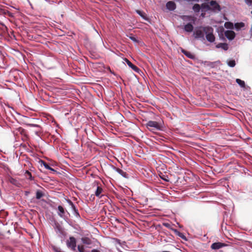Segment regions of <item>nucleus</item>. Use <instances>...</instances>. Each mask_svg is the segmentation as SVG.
Returning <instances> with one entry per match:
<instances>
[{
	"label": "nucleus",
	"instance_id": "f257e3e1",
	"mask_svg": "<svg viewBox=\"0 0 252 252\" xmlns=\"http://www.w3.org/2000/svg\"><path fill=\"white\" fill-rule=\"evenodd\" d=\"M146 126L150 130H160L163 127V123L162 122L149 121L146 124Z\"/></svg>",
	"mask_w": 252,
	"mask_h": 252
},
{
	"label": "nucleus",
	"instance_id": "f03ea898",
	"mask_svg": "<svg viewBox=\"0 0 252 252\" xmlns=\"http://www.w3.org/2000/svg\"><path fill=\"white\" fill-rule=\"evenodd\" d=\"M204 30L207 40L210 42H214L215 40V37L213 34V29L211 27L208 26L205 27Z\"/></svg>",
	"mask_w": 252,
	"mask_h": 252
},
{
	"label": "nucleus",
	"instance_id": "7ed1b4c3",
	"mask_svg": "<svg viewBox=\"0 0 252 252\" xmlns=\"http://www.w3.org/2000/svg\"><path fill=\"white\" fill-rule=\"evenodd\" d=\"M210 11L215 13H218L220 11L221 7L220 5L216 0H211L209 2Z\"/></svg>",
	"mask_w": 252,
	"mask_h": 252
},
{
	"label": "nucleus",
	"instance_id": "20e7f679",
	"mask_svg": "<svg viewBox=\"0 0 252 252\" xmlns=\"http://www.w3.org/2000/svg\"><path fill=\"white\" fill-rule=\"evenodd\" d=\"M205 27H200L196 29L193 32L194 37L196 39H204V34L205 33Z\"/></svg>",
	"mask_w": 252,
	"mask_h": 252
},
{
	"label": "nucleus",
	"instance_id": "39448f33",
	"mask_svg": "<svg viewBox=\"0 0 252 252\" xmlns=\"http://www.w3.org/2000/svg\"><path fill=\"white\" fill-rule=\"evenodd\" d=\"M66 245L73 251H76V241L75 238L73 237H70L69 239L66 241Z\"/></svg>",
	"mask_w": 252,
	"mask_h": 252
},
{
	"label": "nucleus",
	"instance_id": "423d86ee",
	"mask_svg": "<svg viewBox=\"0 0 252 252\" xmlns=\"http://www.w3.org/2000/svg\"><path fill=\"white\" fill-rule=\"evenodd\" d=\"M226 246V244L220 242L214 243L211 245V248L213 250H218Z\"/></svg>",
	"mask_w": 252,
	"mask_h": 252
},
{
	"label": "nucleus",
	"instance_id": "0eeeda50",
	"mask_svg": "<svg viewBox=\"0 0 252 252\" xmlns=\"http://www.w3.org/2000/svg\"><path fill=\"white\" fill-rule=\"evenodd\" d=\"M224 34L229 40H233L235 37V33L233 31H226L225 32Z\"/></svg>",
	"mask_w": 252,
	"mask_h": 252
},
{
	"label": "nucleus",
	"instance_id": "6e6552de",
	"mask_svg": "<svg viewBox=\"0 0 252 252\" xmlns=\"http://www.w3.org/2000/svg\"><path fill=\"white\" fill-rule=\"evenodd\" d=\"M124 61L126 63L127 65L130 67L131 68H132L134 71H135L136 72H138L139 69L137 67L136 65H134L133 63H132L128 59L126 58H125Z\"/></svg>",
	"mask_w": 252,
	"mask_h": 252
},
{
	"label": "nucleus",
	"instance_id": "1a4fd4ad",
	"mask_svg": "<svg viewBox=\"0 0 252 252\" xmlns=\"http://www.w3.org/2000/svg\"><path fill=\"white\" fill-rule=\"evenodd\" d=\"M166 6L168 10L171 11L175 10L176 7L175 3L172 1L167 2Z\"/></svg>",
	"mask_w": 252,
	"mask_h": 252
},
{
	"label": "nucleus",
	"instance_id": "9d476101",
	"mask_svg": "<svg viewBox=\"0 0 252 252\" xmlns=\"http://www.w3.org/2000/svg\"><path fill=\"white\" fill-rule=\"evenodd\" d=\"M58 209L59 211V212L58 213V215L61 218H64V216H65V209L63 208V206H62L61 205L58 206Z\"/></svg>",
	"mask_w": 252,
	"mask_h": 252
},
{
	"label": "nucleus",
	"instance_id": "9b49d317",
	"mask_svg": "<svg viewBox=\"0 0 252 252\" xmlns=\"http://www.w3.org/2000/svg\"><path fill=\"white\" fill-rule=\"evenodd\" d=\"M114 169L116 171H117L119 174H120L123 177H124L126 178H128V174L126 173V172L124 171L123 170H122L119 168H116V167H114Z\"/></svg>",
	"mask_w": 252,
	"mask_h": 252
},
{
	"label": "nucleus",
	"instance_id": "f8f14e48",
	"mask_svg": "<svg viewBox=\"0 0 252 252\" xmlns=\"http://www.w3.org/2000/svg\"><path fill=\"white\" fill-rule=\"evenodd\" d=\"M200 5L202 11L206 12L207 11L210 10L209 2L203 3Z\"/></svg>",
	"mask_w": 252,
	"mask_h": 252
},
{
	"label": "nucleus",
	"instance_id": "ddd939ff",
	"mask_svg": "<svg viewBox=\"0 0 252 252\" xmlns=\"http://www.w3.org/2000/svg\"><path fill=\"white\" fill-rule=\"evenodd\" d=\"M181 51L185 55H186L189 58L191 59H193L194 58V56L190 52L187 51L183 49L181 50Z\"/></svg>",
	"mask_w": 252,
	"mask_h": 252
},
{
	"label": "nucleus",
	"instance_id": "4468645a",
	"mask_svg": "<svg viewBox=\"0 0 252 252\" xmlns=\"http://www.w3.org/2000/svg\"><path fill=\"white\" fill-rule=\"evenodd\" d=\"M193 27L190 23H188L184 27V30L187 32H191L193 31Z\"/></svg>",
	"mask_w": 252,
	"mask_h": 252
},
{
	"label": "nucleus",
	"instance_id": "2eb2a0df",
	"mask_svg": "<svg viewBox=\"0 0 252 252\" xmlns=\"http://www.w3.org/2000/svg\"><path fill=\"white\" fill-rule=\"evenodd\" d=\"M216 47L218 48H221L222 49H223L224 50H225V51L227 50L228 49V44L225 43H219L216 45Z\"/></svg>",
	"mask_w": 252,
	"mask_h": 252
},
{
	"label": "nucleus",
	"instance_id": "dca6fc26",
	"mask_svg": "<svg viewBox=\"0 0 252 252\" xmlns=\"http://www.w3.org/2000/svg\"><path fill=\"white\" fill-rule=\"evenodd\" d=\"M245 26V24L243 22L237 23L234 25L235 28L236 30L239 31L241 28H243Z\"/></svg>",
	"mask_w": 252,
	"mask_h": 252
},
{
	"label": "nucleus",
	"instance_id": "f3484780",
	"mask_svg": "<svg viewBox=\"0 0 252 252\" xmlns=\"http://www.w3.org/2000/svg\"><path fill=\"white\" fill-rule=\"evenodd\" d=\"M41 162H42V164L44 166V167L47 169H48V170H51V171H53V172H56V170L53 169V168H52L51 167H50L48 164H47L46 162L43 161V160H41Z\"/></svg>",
	"mask_w": 252,
	"mask_h": 252
},
{
	"label": "nucleus",
	"instance_id": "a211bd4d",
	"mask_svg": "<svg viewBox=\"0 0 252 252\" xmlns=\"http://www.w3.org/2000/svg\"><path fill=\"white\" fill-rule=\"evenodd\" d=\"M224 27L226 29H233L234 28V25L232 23L230 22H226L224 24Z\"/></svg>",
	"mask_w": 252,
	"mask_h": 252
},
{
	"label": "nucleus",
	"instance_id": "6ab92c4d",
	"mask_svg": "<svg viewBox=\"0 0 252 252\" xmlns=\"http://www.w3.org/2000/svg\"><path fill=\"white\" fill-rule=\"evenodd\" d=\"M236 82L237 84H239V85L242 87V88H245V83L244 81L241 80L240 79H236Z\"/></svg>",
	"mask_w": 252,
	"mask_h": 252
},
{
	"label": "nucleus",
	"instance_id": "aec40b11",
	"mask_svg": "<svg viewBox=\"0 0 252 252\" xmlns=\"http://www.w3.org/2000/svg\"><path fill=\"white\" fill-rule=\"evenodd\" d=\"M200 9H201V5H200L199 4H194V5L192 7V9L195 12H199Z\"/></svg>",
	"mask_w": 252,
	"mask_h": 252
},
{
	"label": "nucleus",
	"instance_id": "412c9836",
	"mask_svg": "<svg viewBox=\"0 0 252 252\" xmlns=\"http://www.w3.org/2000/svg\"><path fill=\"white\" fill-rule=\"evenodd\" d=\"M44 195V193L42 192V191L38 190L36 192V198L37 199H40L42 197H43Z\"/></svg>",
	"mask_w": 252,
	"mask_h": 252
},
{
	"label": "nucleus",
	"instance_id": "4be33fe9",
	"mask_svg": "<svg viewBox=\"0 0 252 252\" xmlns=\"http://www.w3.org/2000/svg\"><path fill=\"white\" fill-rule=\"evenodd\" d=\"M182 19L184 21L189 20V21H194V17L191 16H186L184 15L182 17Z\"/></svg>",
	"mask_w": 252,
	"mask_h": 252
},
{
	"label": "nucleus",
	"instance_id": "5701e85b",
	"mask_svg": "<svg viewBox=\"0 0 252 252\" xmlns=\"http://www.w3.org/2000/svg\"><path fill=\"white\" fill-rule=\"evenodd\" d=\"M102 191V189L100 187L97 186V189L95 192V195L97 197H99Z\"/></svg>",
	"mask_w": 252,
	"mask_h": 252
},
{
	"label": "nucleus",
	"instance_id": "b1692460",
	"mask_svg": "<svg viewBox=\"0 0 252 252\" xmlns=\"http://www.w3.org/2000/svg\"><path fill=\"white\" fill-rule=\"evenodd\" d=\"M25 176L26 177L30 180H33V178L32 176V173L29 172L28 170H27L25 172Z\"/></svg>",
	"mask_w": 252,
	"mask_h": 252
},
{
	"label": "nucleus",
	"instance_id": "393cba45",
	"mask_svg": "<svg viewBox=\"0 0 252 252\" xmlns=\"http://www.w3.org/2000/svg\"><path fill=\"white\" fill-rule=\"evenodd\" d=\"M82 241L84 244L90 245L91 244V240L88 238H82Z\"/></svg>",
	"mask_w": 252,
	"mask_h": 252
},
{
	"label": "nucleus",
	"instance_id": "a878e982",
	"mask_svg": "<svg viewBox=\"0 0 252 252\" xmlns=\"http://www.w3.org/2000/svg\"><path fill=\"white\" fill-rule=\"evenodd\" d=\"M136 12L140 16H141L143 19H147L146 14L144 12H143V11H141L140 10H137Z\"/></svg>",
	"mask_w": 252,
	"mask_h": 252
},
{
	"label": "nucleus",
	"instance_id": "bb28decb",
	"mask_svg": "<svg viewBox=\"0 0 252 252\" xmlns=\"http://www.w3.org/2000/svg\"><path fill=\"white\" fill-rule=\"evenodd\" d=\"M235 64H236L235 61L234 60H231L228 62V65L230 67H233L235 66Z\"/></svg>",
	"mask_w": 252,
	"mask_h": 252
},
{
	"label": "nucleus",
	"instance_id": "cd10ccee",
	"mask_svg": "<svg viewBox=\"0 0 252 252\" xmlns=\"http://www.w3.org/2000/svg\"><path fill=\"white\" fill-rule=\"evenodd\" d=\"M115 240L119 246L123 247V245H126L125 242L121 243L120 240L118 239H115Z\"/></svg>",
	"mask_w": 252,
	"mask_h": 252
},
{
	"label": "nucleus",
	"instance_id": "c85d7f7f",
	"mask_svg": "<svg viewBox=\"0 0 252 252\" xmlns=\"http://www.w3.org/2000/svg\"><path fill=\"white\" fill-rule=\"evenodd\" d=\"M77 248L79 252H85L83 246L78 245Z\"/></svg>",
	"mask_w": 252,
	"mask_h": 252
},
{
	"label": "nucleus",
	"instance_id": "c756f323",
	"mask_svg": "<svg viewBox=\"0 0 252 252\" xmlns=\"http://www.w3.org/2000/svg\"><path fill=\"white\" fill-rule=\"evenodd\" d=\"M68 203L71 205L72 209L73 210V211H74V210H75L76 209V208L75 205H74V204L70 200L68 201Z\"/></svg>",
	"mask_w": 252,
	"mask_h": 252
},
{
	"label": "nucleus",
	"instance_id": "7c9ffc66",
	"mask_svg": "<svg viewBox=\"0 0 252 252\" xmlns=\"http://www.w3.org/2000/svg\"><path fill=\"white\" fill-rule=\"evenodd\" d=\"M245 3L249 6H252V0H244Z\"/></svg>",
	"mask_w": 252,
	"mask_h": 252
},
{
	"label": "nucleus",
	"instance_id": "2f4dec72",
	"mask_svg": "<svg viewBox=\"0 0 252 252\" xmlns=\"http://www.w3.org/2000/svg\"><path fill=\"white\" fill-rule=\"evenodd\" d=\"M56 229H57L60 232L62 231V228L59 224H56Z\"/></svg>",
	"mask_w": 252,
	"mask_h": 252
},
{
	"label": "nucleus",
	"instance_id": "473e14b6",
	"mask_svg": "<svg viewBox=\"0 0 252 252\" xmlns=\"http://www.w3.org/2000/svg\"><path fill=\"white\" fill-rule=\"evenodd\" d=\"M74 215L76 217H78V218L80 217L79 213L78 211V210L77 209L75 210H74Z\"/></svg>",
	"mask_w": 252,
	"mask_h": 252
},
{
	"label": "nucleus",
	"instance_id": "72a5a7b5",
	"mask_svg": "<svg viewBox=\"0 0 252 252\" xmlns=\"http://www.w3.org/2000/svg\"><path fill=\"white\" fill-rule=\"evenodd\" d=\"M178 235L179 237H180L181 238H183V239H186L185 236H184V235L182 233L178 232Z\"/></svg>",
	"mask_w": 252,
	"mask_h": 252
},
{
	"label": "nucleus",
	"instance_id": "f704fd0d",
	"mask_svg": "<svg viewBox=\"0 0 252 252\" xmlns=\"http://www.w3.org/2000/svg\"><path fill=\"white\" fill-rule=\"evenodd\" d=\"M129 37L131 40H132L134 42H137L138 41L136 38L134 36H130Z\"/></svg>",
	"mask_w": 252,
	"mask_h": 252
},
{
	"label": "nucleus",
	"instance_id": "c9c22d12",
	"mask_svg": "<svg viewBox=\"0 0 252 252\" xmlns=\"http://www.w3.org/2000/svg\"><path fill=\"white\" fill-rule=\"evenodd\" d=\"M7 14L8 16L12 17L13 16V14L9 11H7Z\"/></svg>",
	"mask_w": 252,
	"mask_h": 252
},
{
	"label": "nucleus",
	"instance_id": "e433bc0d",
	"mask_svg": "<svg viewBox=\"0 0 252 252\" xmlns=\"http://www.w3.org/2000/svg\"><path fill=\"white\" fill-rule=\"evenodd\" d=\"M92 252H100L97 250L94 249L92 251Z\"/></svg>",
	"mask_w": 252,
	"mask_h": 252
},
{
	"label": "nucleus",
	"instance_id": "4c0bfd02",
	"mask_svg": "<svg viewBox=\"0 0 252 252\" xmlns=\"http://www.w3.org/2000/svg\"><path fill=\"white\" fill-rule=\"evenodd\" d=\"M29 125L30 126H37L36 125H35V124H29Z\"/></svg>",
	"mask_w": 252,
	"mask_h": 252
},
{
	"label": "nucleus",
	"instance_id": "58836bf2",
	"mask_svg": "<svg viewBox=\"0 0 252 252\" xmlns=\"http://www.w3.org/2000/svg\"><path fill=\"white\" fill-rule=\"evenodd\" d=\"M205 13H201V16L202 17H204V16H205Z\"/></svg>",
	"mask_w": 252,
	"mask_h": 252
},
{
	"label": "nucleus",
	"instance_id": "ea45409f",
	"mask_svg": "<svg viewBox=\"0 0 252 252\" xmlns=\"http://www.w3.org/2000/svg\"><path fill=\"white\" fill-rule=\"evenodd\" d=\"M24 129H23L22 130V131L21 132V133H22V132H24Z\"/></svg>",
	"mask_w": 252,
	"mask_h": 252
},
{
	"label": "nucleus",
	"instance_id": "a19ab883",
	"mask_svg": "<svg viewBox=\"0 0 252 252\" xmlns=\"http://www.w3.org/2000/svg\"><path fill=\"white\" fill-rule=\"evenodd\" d=\"M251 14H252V11H251Z\"/></svg>",
	"mask_w": 252,
	"mask_h": 252
}]
</instances>
